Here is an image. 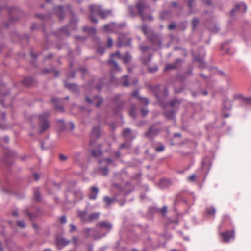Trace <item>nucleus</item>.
Segmentation results:
<instances>
[{
  "label": "nucleus",
  "mask_w": 251,
  "mask_h": 251,
  "mask_svg": "<svg viewBox=\"0 0 251 251\" xmlns=\"http://www.w3.org/2000/svg\"><path fill=\"white\" fill-rule=\"evenodd\" d=\"M89 9L90 12L89 19L91 23L95 24H97L98 22L95 15H99L102 19H105L113 15L112 9H104L101 5L92 4L89 6Z\"/></svg>",
  "instance_id": "nucleus-1"
},
{
  "label": "nucleus",
  "mask_w": 251,
  "mask_h": 251,
  "mask_svg": "<svg viewBox=\"0 0 251 251\" xmlns=\"http://www.w3.org/2000/svg\"><path fill=\"white\" fill-rule=\"evenodd\" d=\"M3 9H6L9 15V20L7 22L4 24L3 26L6 28H8L12 22L17 21L20 16L23 14L22 11L17 7H12L8 8L6 5L0 6V11Z\"/></svg>",
  "instance_id": "nucleus-2"
},
{
  "label": "nucleus",
  "mask_w": 251,
  "mask_h": 251,
  "mask_svg": "<svg viewBox=\"0 0 251 251\" xmlns=\"http://www.w3.org/2000/svg\"><path fill=\"white\" fill-rule=\"evenodd\" d=\"M9 142V137L8 136H4L3 137H0V145L2 148L6 149L4 153L3 161L5 164L8 165H10L13 163L12 158L17 155V153L15 151L9 149H7L6 147L3 145V142L8 144Z\"/></svg>",
  "instance_id": "nucleus-3"
},
{
  "label": "nucleus",
  "mask_w": 251,
  "mask_h": 251,
  "mask_svg": "<svg viewBox=\"0 0 251 251\" xmlns=\"http://www.w3.org/2000/svg\"><path fill=\"white\" fill-rule=\"evenodd\" d=\"M143 32L148 37L149 40L153 45H156L159 47H161L162 45V37L161 36L157 34L152 30L149 31L147 25L143 24L141 27Z\"/></svg>",
  "instance_id": "nucleus-4"
},
{
  "label": "nucleus",
  "mask_w": 251,
  "mask_h": 251,
  "mask_svg": "<svg viewBox=\"0 0 251 251\" xmlns=\"http://www.w3.org/2000/svg\"><path fill=\"white\" fill-rule=\"evenodd\" d=\"M49 115V112H46L37 115L38 123L40 126L39 133L40 134L46 131L50 126V123L48 120Z\"/></svg>",
  "instance_id": "nucleus-5"
},
{
  "label": "nucleus",
  "mask_w": 251,
  "mask_h": 251,
  "mask_svg": "<svg viewBox=\"0 0 251 251\" xmlns=\"http://www.w3.org/2000/svg\"><path fill=\"white\" fill-rule=\"evenodd\" d=\"M136 8L138 10V14L141 16L143 21H145L147 20L151 21L153 20V17L151 15L146 16L144 15V10L148 8V5L144 0H141L137 2L136 4Z\"/></svg>",
  "instance_id": "nucleus-6"
},
{
  "label": "nucleus",
  "mask_w": 251,
  "mask_h": 251,
  "mask_svg": "<svg viewBox=\"0 0 251 251\" xmlns=\"http://www.w3.org/2000/svg\"><path fill=\"white\" fill-rule=\"evenodd\" d=\"M161 123L159 121L156 122L155 123L151 124L148 130L145 133V136L150 139H152L155 136L160 132V126Z\"/></svg>",
  "instance_id": "nucleus-7"
},
{
  "label": "nucleus",
  "mask_w": 251,
  "mask_h": 251,
  "mask_svg": "<svg viewBox=\"0 0 251 251\" xmlns=\"http://www.w3.org/2000/svg\"><path fill=\"white\" fill-rule=\"evenodd\" d=\"M128 33H121L118 38L117 46H130L132 38L128 36Z\"/></svg>",
  "instance_id": "nucleus-8"
},
{
  "label": "nucleus",
  "mask_w": 251,
  "mask_h": 251,
  "mask_svg": "<svg viewBox=\"0 0 251 251\" xmlns=\"http://www.w3.org/2000/svg\"><path fill=\"white\" fill-rule=\"evenodd\" d=\"M100 133L101 129L100 125L93 127L90 141V145H92L94 143L95 140H97L100 138Z\"/></svg>",
  "instance_id": "nucleus-9"
},
{
  "label": "nucleus",
  "mask_w": 251,
  "mask_h": 251,
  "mask_svg": "<svg viewBox=\"0 0 251 251\" xmlns=\"http://www.w3.org/2000/svg\"><path fill=\"white\" fill-rule=\"evenodd\" d=\"M96 101H98V102L96 103L95 105L97 107H99L103 103V100L101 97L98 95L95 96L92 99L89 98L88 96H85V101L90 105L93 104Z\"/></svg>",
  "instance_id": "nucleus-10"
},
{
  "label": "nucleus",
  "mask_w": 251,
  "mask_h": 251,
  "mask_svg": "<svg viewBox=\"0 0 251 251\" xmlns=\"http://www.w3.org/2000/svg\"><path fill=\"white\" fill-rule=\"evenodd\" d=\"M96 226L100 229H105L107 232H109L113 227V224L107 220H104L98 223Z\"/></svg>",
  "instance_id": "nucleus-11"
},
{
  "label": "nucleus",
  "mask_w": 251,
  "mask_h": 251,
  "mask_svg": "<svg viewBox=\"0 0 251 251\" xmlns=\"http://www.w3.org/2000/svg\"><path fill=\"white\" fill-rule=\"evenodd\" d=\"M9 91H7L6 93L0 92L3 98L0 99V103H1L4 107L10 105V103L13 100L12 97L8 98L7 96L9 94Z\"/></svg>",
  "instance_id": "nucleus-12"
},
{
  "label": "nucleus",
  "mask_w": 251,
  "mask_h": 251,
  "mask_svg": "<svg viewBox=\"0 0 251 251\" xmlns=\"http://www.w3.org/2000/svg\"><path fill=\"white\" fill-rule=\"evenodd\" d=\"M70 242V241L61 236L56 237L55 240L56 245L59 250H61L63 248L69 244Z\"/></svg>",
  "instance_id": "nucleus-13"
},
{
  "label": "nucleus",
  "mask_w": 251,
  "mask_h": 251,
  "mask_svg": "<svg viewBox=\"0 0 251 251\" xmlns=\"http://www.w3.org/2000/svg\"><path fill=\"white\" fill-rule=\"evenodd\" d=\"M247 6L244 3L236 4L234 8L231 10L230 16H233L234 14L238 12L245 13L247 10Z\"/></svg>",
  "instance_id": "nucleus-14"
},
{
  "label": "nucleus",
  "mask_w": 251,
  "mask_h": 251,
  "mask_svg": "<svg viewBox=\"0 0 251 251\" xmlns=\"http://www.w3.org/2000/svg\"><path fill=\"white\" fill-rule=\"evenodd\" d=\"M64 83L65 87L73 93L76 94H78L79 93L78 86L76 84L68 83L67 80H64Z\"/></svg>",
  "instance_id": "nucleus-15"
},
{
  "label": "nucleus",
  "mask_w": 251,
  "mask_h": 251,
  "mask_svg": "<svg viewBox=\"0 0 251 251\" xmlns=\"http://www.w3.org/2000/svg\"><path fill=\"white\" fill-rule=\"evenodd\" d=\"M182 59L178 58L176 59L174 63L166 64L164 68V71H167L169 70L177 69L180 65Z\"/></svg>",
  "instance_id": "nucleus-16"
},
{
  "label": "nucleus",
  "mask_w": 251,
  "mask_h": 251,
  "mask_svg": "<svg viewBox=\"0 0 251 251\" xmlns=\"http://www.w3.org/2000/svg\"><path fill=\"white\" fill-rule=\"evenodd\" d=\"M69 26V25H68L60 28L56 32H55L54 34L56 35L58 38H62L63 36L67 37L69 36L70 35V33L68 30Z\"/></svg>",
  "instance_id": "nucleus-17"
},
{
  "label": "nucleus",
  "mask_w": 251,
  "mask_h": 251,
  "mask_svg": "<svg viewBox=\"0 0 251 251\" xmlns=\"http://www.w3.org/2000/svg\"><path fill=\"white\" fill-rule=\"evenodd\" d=\"M53 11L54 12L57 14L60 20H62L64 19L65 17V14L63 6L58 5L57 6L54 7Z\"/></svg>",
  "instance_id": "nucleus-18"
},
{
  "label": "nucleus",
  "mask_w": 251,
  "mask_h": 251,
  "mask_svg": "<svg viewBox=\"0 0 251 251\" xmlns=\"http://www.w3.org/2000/svg\"><path fill=\"white\" fill-rule=\"evenodd\" d=\"M104 30L107 32H114L117 30V24L111 22L103 26Z\"/></svg>",
  "instance_id": "nucleus-19"
},
{
  "label": "nucleus",
  "mask_w": 251,
  "mask_h": 251,
  "mask_svg": "<svg viewBox=\"0 0 251 251\" xmlns=\"http://www.w3.org/2000/svg\"><path fill=\"white\" fill-rule=\"evenodd\" d=\"M233 101L229 100L228 98L225 97L224 98L222 104V108L225 110H230L232 107Z\"/></svg>",
  "instance_id": "nucleus-20"
},
{
  "label": "nucleus",
  "mask_w": 251,
  "mask_h": 251,
  "mask_svg": "<svg viewBox=\"0 0 251 251\" xmlns=\"http://www.w3.org/2000/svg\"><path fill=\"white\" fill-rule=\"evenodd\" d=\"M221 235L223 237V241L225 242H228L231 239L234 238V232L233 231H227L222 233Z\"/></svg>",
  "instance_id": "nucleus-21"
},
{
  "label": "nucleus",
  "mask_w": 251,
  "mask_h": 251,
  "mask_svg": "<svg viewBox=\"0 0 251 251\" xmlns=\"http://www.w3.org/2000/svg\"><path fill=\"white\" fill-rule=\"evenodd\" d=\"M98 149H93L92 150L90 151L91 155L95 158H98L99 157H100L102 155L103 152L101 150V145L99 144L98 145Z\"/></svg>",
  "instance_id": "nucleus-22"
},
{
  "label": "nucleus",
  "mask_w": 251,
  "mask_h": 251,
  "mask_svg": "<svg viewBox=\"0 0 251 251\" xmlns=\"http://www.w3.org/2000/svg\"><path fill=\"white\" fill-rule=\"evenodd\" d=\"M107 64L112 66L113 69L114 71L117 72H120L121 69L118 63L113 58H109L107 61Z\"/></svg>",
  "instance_id": "nucleus-23"
},
{
  "label": "nucleus",
  "mask_w": 251,
  "mask_h": 251,
  "mask_svg": "<svg viewBox=\"0 0 251 251\" xmlns=\"http://www.w3.org/2000/svg\"><path fill=\"white\" fill-rule=\"evenodd\" d=\"M176 112L175 110H165L164 113V116L169 120H175V113Z\"/></svg>",
  "instance_id": "nucleus-24"
},
{
  "label": "nucleus",
  "mask_w": 251,
  "mask_h": 251,
  "mask_svg": "<svg viewBox=\"0 0 251 251\" xmlns=\"http://www.w3.org/2000/svg\"><path fill=\"white\" fill-rule=\"evenodd\" d=\"M150 211L153 213H160L164 215L167 213V207L166 206H163L162 208H158L156 207H152L150 209Z\"/></svg>",
  "instance_id": "nucleus-25"
},
{
  "label": "nucleus",
  "mask_w": 251,
  "mask_h": 251,
  "mask_svg": "<svg viewBox=\"0 0 251 251\" xmlns=\"http://www.w3.org/2000/svg\"><path fill=\"white\" fill-rule=\"evenodd\" d=\"M60 100V99L59 98H53L51 99V102L54 103V107L56 110L63 112L64 111V108L59 103Z\"/></svg>",
  "instance_id": "nucleus-26"
},
{
  "label": "nucleus",
  "mask_w": 251,
  "mask_h": 251,
  "mask_svg": "<svg viewBox=\"0 0 251 251\" xmlns=\"http://www.w3.org/2000/svg\"><path fill=\"white\" fill-rule=\"evenodd\" d=\"M181 103V100L177 98H175L170 100L168 106L171 108H177Z\"/></svg>",
  "instance_id": "nucleus-27"
},
{
  "label": "nucleus",
  "mask_w": 251,
  "mask_h": 251,
  "mask_svg": "<svg viewBox=\"0 0 251 251\" xmlns=\"http://www.w3.org/2000/svg\"><path fill=\"white\" fill-rule=\"evenodd\" d=\"M99 192V188L95 186L91 187V192L89 194V197L90 199L95 200L97 197V194Z\"/></svg>",
  "instance_id": "nucleus-28"
},
{
  "label": "nucleus",
  "mask_w": 251,
  "mask_h": 251,
  "mask_svg": "<svg viewBox=\"0 0 251 251\" xmlns=\"http://www.w3.org/2000/svg\"><path fill=\"white\" fill-rule=\"evenodd\" d=\"M34 199L36 201H41L42 200V196L41 195L40 188L38 187L33 189Z\"/></svg>",
  "instance_id": "nucleus-29"
},
{
  "label": "nucleus",
  "mask_w": 251,
  "mask_h": 251,
  "mask_svg": "<svg viewBox=\"0 0 251 251\" xmlns=\"http://www.w3.org/2000/svg\"><path fill=\"white\" fill-rule=\"evenodd\" d=\"M100 213L99 212H95L91 213L88 217L87 223L92 222L98 219L100 217Z\"/></svg>",
  "instance_id": "nucleus-30"
},
{
  "label": "nucleus",
  "mask_w": 251,
  "mask_h": 251,
  "mask_svg": "<svg viewBox=\"0 0 251 251\" xmlns=\"http://www.w3.org/2000/svg\"><path fill=\"white\" fill-rule=\"evenodd\" d=\"M87 212L86 210L78 211L77 212L78 217L81 219V220L85 223H87Z\"/></svg>",
  "instance_id": "nucleus-31"
},
{
  "label": "nucleus",
  "mask_w": 251,
  "mask_h": 251,
  "mask_svg": "<svg viewBox=\"0 0 251 251\" xmlns=\"http://www.w3.org/2000/svg\"><path fill=\"white\" fill-rule=\"evenodd\" d=\"M194 60L200 63V65L199 67L200 68L203 69L205 67V62L204 61L203 56H201L199 54L195 57Z\"/></svg>",
  "instance_id": "nucleus-32"
},
{
  "label": "nucleus",
  "mask_w": 251,
  "mask_h": 251,
  "mask_svg": "<svg viewBox=\"0 0 251 251\" xmlns=\"http://www.w3.org/2000/svg\"><path fill=\"white\" fill-rule=\"evenodd\" d=\"M172 11L170 10H165L160 12V19L164 20L168 18L171 15Z\"/></svg>",
  "instance_id": "nucleus-33"
},
{
  "label": "nucleus",
  "mask_w": 251,
  "mask_h": 251,
  "mask_svg": "<svg viewBox=\"0 0 251 251\" xmlns=\"http://www.w3.org/2000/svg\"><path fill=\"white\" fill-rule=\"evenodd\" d=\"M117 196L115 195L113 198H111L108 196H104L103 201L106 203V206L111 205L113 202L117 201Z\"/></svg>",
  "instance_id": "nucleus-34"
},
{
  "label": "nucleus",
  "mask_w": 251,
  "mask_h": 251,
  "mask_svg": "<svg viewBox=\"0 0 251 251\" xmlns=\"http://www.w3.org/2000/svg\"><path fill=\"white\" fill-rule=\"evenodd\" d=\"M129 76L128 75H125L121 77L120 78V82L122 83L123 86L127 87L129 85Z\"/></svg>",
  "instance_id": "nucleus-35"
},
{
  "label": "nucleus",
  "mask_w": 251,
  "mask_h": 251,
  "mask_svg": "<svg viewBox=\"0 0 251 251\" xmlns=\"http://www.w3.org/2000/svg\"><path fill=\"white\" fill-rule=\"evenodd\" d=\"M34 80L32 77H27L24 78L22 83L26 86H30L34 83Z\"/></svg>",
  "instance_id": "nucleus-36"
},
{
  "label": "nucleus",
  "mask_w": 251,
  "mask_h": 251,
  "mask_svg": "<svg viewBox=\"0 0 251 251\" xmlns=\"http://www.w3.org/2000/svg\"><path fill=\"white\" fill-rule=\"evenodd\" d=\"M132 57L129 52H126L125 54L122 56L121 59L125 64L129 63L131 60Z\"/></svg>",
  "instance_id": "nucleus-37"
},
{
  "label": "nucleus",
  "mask_w": 251,
  "mask_h": 251,
  "mask_svg": "<svg viewBox=\"0 0 251 251\" xmlns=\"http://www.w3.org/2000/svg\"><path fill=\"white\" fill-rule=\"evenodd\" d=\"M9 184V182L6 180L5 182H0V188L1 190L5 193H9L10 191L6 187L7 184Z\"/></svg>",
  "instance_id": "nucleus-38"
},
{
  "label": "nucleus",
  "mask_w": 251,
  "mask_h": 251,
  "mask_svg": "<svg viewBox=\"0 0 251 251\" xmlns=\"http://www.w3.org/2000/svg\"><path fill=\"white\" fill-rule=\"evenodd\" d=\"M83 31L85 32H87L89 34H95L96 33V29L94 27H90L86 26L83 27Z\"/></svg>",
  "instance_id": "nucleus-39"
},
{
  "label": "nucleus",
  "mask_w": 251,
  "mask_h": 251,
  "mask_svg": "<svg viewBox=\"0 0 251 251\" xmlns=\"http://www.w3.org/2000/svg\"><path fill=\"white\" fill-rule=\"evenodd\" d=\"M131 129L129 128H126L123 130L122 135L125 138L128 139L129 138V137L131 135Z\"/></svg>",
  "instance_id": "nucleus-40"
},
{
  "label": "nucleus",
  "mask_w": 251,
  "mask_h": 251,
  "mask_svg": "<svg viewBox=\"0 0 251 251\" xmlns=\"http://www.w3.org/2000/svg\"><path fill=\"white\" fill-rule=\"evenodd\" d=\"M151 60V55H149L148 56H143L140 57V60L142 63L145 65H147L149 63Z\"/></svg>",
  "instance_id": "nucleus-41"
},
{
  "label": "nucleus",
  "mask_w": 251,
  "mask_h": 251,
  "mask_svg": "<svg viewBox=\"0 0 251 251\" xmlns=\"http://www.w3.org/2000/svg\"><path fill=\"white\" fill-rule=\"evenodd\" d=\"M74 195L75 198V199H77V200H81L83 198V195L81 191L78 190L76 191L74 193Z\"/></svg>",
  "instance_id": "nucleus-42"
},
{
  "label": "nucleus",
  "mask_w": 251,
  "mask_h": 251,
  "mask_svg": "<svg viewBox=\"0 0 251 251\" xmlns=\"http://www.w3.org/2000/svg\"><path fill=\"white\" fill-rule=\"evenodd\" d=\"M199 23L200 21L198 18L196 17L193 18V19L191 21L193 31H194L195 30L196 27L199 25Z\"/></svg>",
  "instance_id": "nucleus-43"
},
{
  "label": "nucleus",
  "mask_w": 251,
  "mask_h": 251,
  "mask_svg": "<svg viewBox=\"0 0 251 251\" xmlns=\"http://www.w3.org/2000/svg\"><path fill=\"white\" fill-rule=\"evenodd\" d=\"M99 171L103 175L107 176L108 173V166L100 167Z\"/></svg>",
  "instance_id": "nucleus-44"
},
{
  "label": "nucleus",
  "mask_w": 251,
  "mask_h": 251,
  "mask_svg": "<svg viewBox=\"0 0 251 251\" xmlns=\"http://www.w3.org/2000/svg\"><path fill=\"white\" fill-rule=\"evenodd\" d=\"M151 89L154 92V95H155V97L156 98L157 100L158 101H159L160 100L161 98H160L159 93H158V91H159L158 86H155L152 87L151 88Z\"/></svg>",
  "instance_id": "nucleus-45"
},
{
  "label": "nucleus",
  "mask_w": 251,
  "mask_h": 251,
  "mask_svg": "<svg viewBox=\"0 0 251 251\" xmlns=\"http://www.w3.org/2000/svg\"><path fill=\"white\" fill-rule=\"evenodd\" d=\"M187 27L186 22H183L177 25V29L181 31H184Z\"/></svg>",
  "instance_id": "nucleus-46"
},
{
  "label": "nucleus",
  "mask_w": 251,
  "mask_h": 251,
  "mask_svg": "<svg viewBox=\"0 0 251 251\" xmlns=\"http://www.w3.org/2000/svg\"><path fill=\"white\" fill-rule=\"evenodd\" d=\"M114 57H116L118 59H121L122 57V56L121 55L120 52L119 50H117L115 53H111L110 55V58H113Z\"/></svg>",
  "instance_id": "nucleus-47"
},
{
  "label": "nucleus",
  "mask_w": 251,
  "mask_h": 251,
  "mask_svg": "<svg viewBox=\"0 0 251 251\" xmlns=\"http://www.w3.org/2000/svg\"><path fill=\"white\" fill-rule=\"evenodd\" d=\"M141 103L145 105H148L149 103V100L147 98L141 97H139V100H138Z\"/></svg>",
  "instance_id": "nucleus-48"
},
{
  "label": "nucleus",
  "mask_w": 251,
  "mask_h": 251,
  "mask_svg": "<svg viewBox=\"0 0 251 251\" xmlns=\"http://www.w3.org/2000/svg\"><path fill=\"white\" fill-rule=\"evenodd\" d=\"M92 230V228L86 227L83 229V232L87 237H88L90 236Z\"/></svg>",
  "instance_id": "nucleus-49"
},
{
  "label": "nucleus",
  "mask_w": 251,
  "mask_h": 251,
  "mask_svg": "<svg viewBox=\"0 0 251 251\" xmlns=\"http://www.w3.org/2000/svg\"><path fill=\"white\" fill-rule=\"evenodd\" d=\"M112 162H113V160L110 158H107L105 159H101V160H99V164H101L102 162H105L106 164L107 165L106 166H107L108 164L111 163Z\"/></svg>",
  "instance_id": "nucleus-50"
},
{
  "label": "nucleus",
  "mask_w": 251,
  "mask_h": 251,
  "mask_svg": "<svg viewBox=\"0 0 251 251\" xmlns=\"http://www.w3.org/2000/svg\"><path fill=\"white\" fill-rule=\"evenodd\" d=\"M216 212V210L214 207L207 208L206 212L208 215H214Z\"/></svg>",
  "instance_id": "nucleus-51"
},
{
  "label": "nucleus",
  "mask_w": 251,
  "mask_h": 251,
  "mask_svg": "<svg viewBox=\"0 0 251 251\" xmlns=\"http://www.w3.org/2000/svg\"><path fill=\"white\" fill-rule=\"evenodd\" d=\"M102 86H103V80H102V79L101 78V79H100L99 83L96 85L95 87L98 91H100L101 90Z\"/></svg>",
  "instance_id": "nucleus-52"
},
{
  "label": "nucleus",
  "mask_w": 251,
  "mask_h": 251,
  "mask_svg": "<svg viewBox=\"0 0 251 251\" xmlns=\"http://www.w3.org/2000/svg\"><path fill=\"white\" fill-rule=\"evenodd\" d=\"M57 123H61L62 124L61 126L59 127V130L60 131H63L65 129V123H64V120L63 119H59L57 120Z\"/></svg>",
  "instance_id": "nucleus-53"
},
{
  "label": "nucleus",
  "mask_w": 251,
  "mask_h": 251,
  "mask_svg": "<svg viewBox=\"0 0 251 251\" xmlns=\"http://www.w3.org/2000/svg\"><path fill=\"white\" fill-rule=\"evenodd\" d=\"M109 82L111 84H115L116 85H118V80L117 79V78L115 76H114V75H112Z\"/></svg>",
  "instance_id": "nucleus-54"
},
{
  "label": "nucleus",
  "mask_w": 251,
  "mask_h": 251,
  "mask_svg": "<svg viewBox=\"0 0 251 251\" xmlns=\"http://www.w3.org/2000/svg\"><path fill=\"white\" fill-rule=\"evenodd\" d=\"M160 183L162 185V186H168L170 185V181L169 180L166 179H163L160 181Z\"/></svg>",
  "instance_id": "nucleus-55"
},
{
  "label": "nucleus",
  "mask_w": 251,
  "mask_h": 251,
  "mask_svg": "<svg viewBox=\"0 0 251 251\" xmlns=\"http://www.w3.org/2000/svg\"><path fill=\"white\" fill-rule=\"evenodd\" d=\"M17 225L19 227L24 228L25 227L26 225L23 220L18 221Z\"/></svg>",
  "instance_id": "nucleus-56"
},
{
  "label": "nucleus",
  "mask_w": 251,
  "mask_h": 251,
  "mask_svg": "<svg viewBox=\"0 0 251 251\" xmlns=\"http://www.w3.org/2000/svg\"><path fill=\"white\" fill-rule=\"evenodd\" d=\"M130 115L133 118H135L136 117V112H135V107L132 106L129 111Z\"/></svg>",
  "instance_id": "nucleus-57"
},
{
  "label": "nucleus",
  "mask_w": 251,
  "mask_h": 251,
  "mask_svg": "<svg viewBox=\"0 0 251 251\" xmlns=\"http://www.w3.org/2000/svg\"><path fill=\"white\" fill-rule=\"evenodd\" d=\"M140 111L143 117L146 116L149 113V110L147 108H141Z\"/></svg>",
  "instance_id": "nucleus-58"
},
{
  "label": "nucleus",
  "mask_w": 251,
  "mask_h": 251,
  "mask_svg": "<svg viewBox=\"0 0 251 251\" xmlns=\"http://www.w3.org/2000/svg\"><path fill=\"white\" fill-rule=\"evenodd\" d=\"M157 70H158V67L156 65L152 67H148V71L151 73H153L157 71Z\"/></svg>",
  "instance_id": "nucleus-59"
},
{
  "label": "nucleus",
  "mask_w": 251,
  "mask_h": 251,
  "mask_svg": "<svg viewBox=\"0 0 251 251\" xmlns=\"http://www.w3.org/2000/svg\"><path fill=\"white\" fill-rule=\"evenodd\" d=\"M97 52L101 55H103L105 52V48L103 47L100 46L97 49Z\"/></svg>",
  "instance_id": "nucleus-60"
},
{
  "label": "nucleus",
  "mask_w": 251,
  "mask_h": 251,
  "mask_svg": "<svg viewBox=\"0 0 251 251\" xmlns=\"http://www.w3.org/2000/svg\"><path fill=\"white\" fill-rule=\"evenodd\" d=\"M36 17L39 19H40L41 20L44 21L46 20L48 17L47 16L44 15L43 14H36Z\"/></svg>",
  "instance_id": "nucleus-61"
},
{
  "label": "nucleus",
  "mask_w": 251,
  "mask_h": 251,
  "mask_svg": "<svg viewBox=\"0 0 251 251\" xmlns=\"http://www.w3.org/2000/svg\"><path fill=\"white\" fill-rule=\"evenodd\" d=\"M76 76V71L75 70H73L72 72H71L68 75V78H75Z\"/></svg>",
  "instance_id": "nucleus-62"
},
{
  "label": "nucleus",
  "mask_w": 251,
  "mask_h": 251,
  "mask_svg": "<svg viewBox=\"0 0 251 251\" xmlns=\"http://www.w3.org/2000/svg\"><path fill=\"white\" fill-rule=\"evenodd\" d=\"M185 89V87L184 86H182L180 87L179 88H176L175 89V92L176 93H180L182 92Z\"/></svg>",
  "instance_id": "nucleus-63"
},
{
  "label": "nucleus",
  "mask_w": 251,
  "mask_h": 251,
  "mask_svg": "<svg viewBox=\"0 0 251 251\" xmlns=\"http://www.w3.org/2000/svg\"><path fill=\"white\" fill-rule=\"evenodd\" d=\"M140 49L142 52H146L149 51L150 48L146 46H140Z\"/></svg>",
  "instance_id": "nucleus-64"
}]
</instances>
